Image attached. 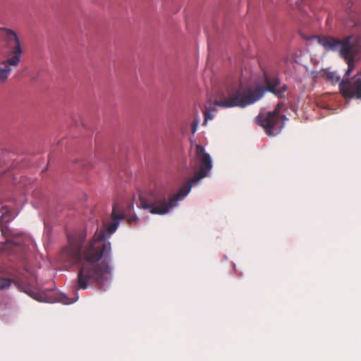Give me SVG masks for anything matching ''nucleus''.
I'll use <instances>...</instances> for the list:
<instances>
[{
  "mask_svg": "<svg viewBox=\"0 0 361 361\" xmlns=\"http://www.w3.org/2000/svg\"><path fill=\"white\" fill-rule=\"evenodd\" d=\"M68 245L59 256L61 262L79 264L76 289H87L96 283L101 288L109 279L111 259V243L105 239L104 231H96L92 240L82 250L85 236L82 234L68 235Z\"/></svg>",
  "mask_w": 361,
  "mask_h": 361,
  "instance_id": "nucleus-1",
  "label": "nucleus"
},
{
  "mask_svg": "<svg viewBox=\"0 0 361 361\" xmlns=\"http://www.w3.org/2000/svg\"><path fill=\"white\" fill-rule=\"evenodd\" d=\"M195 165L192 167L194 176L183 186L178 192L169 197L160 192H150L140 197V207L147 209L152 214L163 215L177 205V202L184 198L190 191L192 185L206 177L212 167V159L209 154L204 152L202 145H197L195 150Z\"/></svg>",
  "mask_w": 361,
  "mask_h": 361,
  "instance_id": "nucleus-2",
  "label": "nucleus"
},
{
  "mask_svg": "<svg viewBox=\"0 0 361 361\" xmlns=\"http://www.w3.org/2000/svg\"><path fill=\"white\" fill-rule=\"evenodd\" d=\"M264 84L266 90L262 87L255 88L243 86L228 87L225 92L216 96L214 104L223 108L235 106L244 108L260 99L265 91L274 93L275 90L281 85V81L276 76L264 74Z\"/></svg>",
  "mask_w": 361,
  "mask_h": 361,
  "instance_id": "nucleus-3",
  "label": "nucleus"
},
{
  "mask_svg": "<svg viewBox=\"0 0 361 361\" xmlns=\"http://www.w3.org/2000/svg\"><path fill=\"white\" fill-rule=\"evenodd\" d=\"M317 42L326 51H339L348 63L345 78H348L355 68V57L361 51V33L345 37L343 39L332 37H317Z\"/></svg>",
  "mask_w": 361,
  "mask_h": 361,
  "instance_id": "nucleus-4",
  "label": "nucleus"
},
{
  "mask_svg": "<svg viewBox=\"0 0 361 361\" xmlns=\"http://www.w3.org/2000/svg\"><path fill=\"white\" fill-rule=\"evenodd\" d=\"M6 46L8 49L7 57L0 62V83H4L8 80L14 68H16L22 61L23 48L17 33L12 30L1 27Z\"/></svg>",
  "mask_w": 361,
  "mask_h": 361,
  "instance_id": "nucleus-5",
  "label": "nucleus"
},
{
  "mask_svg": "<svg viewBox=\"0 0 361 361\" xmlns=\"http://www.w3.org/2000/svg\"><path fill=\"white\" fill-rule=\"evenodd\" d=\"M282 103L277 104L273 111L267 114H260L256 118L257 123L262 126L267 135L275 136L278 135L284 126L283 118L285 116L281 115L279 109Z\"/></svg>",
  "mask_w": 361,
  "mask_h": 361,
  "instance_id": "nucleus-6",
  "label": "nucleus"
},
{
  "mask_svg": "<svg viewBox=\"0 0 361 361\" xmlns=\"http://www.w3.org/2000/svg\"><path fill=\"white\" fill-rule=\"evenodd\" d=\"M339 90L345 99H361V78L355 75L343 79L339 82Z\"/></svg>",
  "mask_w": 361,
  "mask_h": 361,
  "instance_id": "nucleus-7",
  "label": "nucleus"
},
{
  "mask_svg": "<svg viewBox=\"0 0 361 361\" xmlns=\"http://www.w3.org/2000/svg\"><path fill=\"white\" fill-rule=\"evenodd\" d=\"M111 218L113 221L106 228V232L111 235L116 231L118 226L119 221L126 218V215L122 212L118 203H114L112 207Z\"/></svg>",
  "mask_w": 361,
  "mask_h": 361,
  "instance_id": "nucleus-8",
  "label": "nucleus"
},
{
  "mask_svg": "<svg viewBox=\"0 0 361 361\" xmlns=\"http://www.w3.org/2000/svg\"><path fill=\"white\" fill-rule=\"evenodd\" d=\"M318 76L332 83H336L341 81V77L337 75L336 72L330 71L329 69H322L318 73Z\"/></svg>",
  "mask_w": 361,
  "mask_h": 361,
  "instance_id": "nucleus-9",
  "label": "nucleus"
},
{
  "mask_svg": "<svg viewBox=\"0 0 361 361\" xmlns=\"http://www.w3.org/2000/svg\"><path fill=\"white\" fill-rule=\"evenodd\" d=\"M288 92V86L285 84L280 85L276 90L274 92V94L279 99L286 97V94Z\"/></svg>",
  "mask_w": 361,
  "mask_h": 361,
  "instance_id": "nucleus-10",
  "label": "nucleus"
},
{
  "mask_svg": "<svg viewBox=\"0 0 361 361\" xmlns=\"http://www.w3.org/2000/svg\"><path fill=\"white\" fill-rule=\"evenodd\" d=\"M13 282V279L0 277V290L8 288Z\"/></svg>",
  "mask_w": 361,
  "mask_h": 361,
  "instance_id": "nucleus-11",
  "label": "nucleus"
},
{
  "mask_svg": "<svg viewBox=\"0 0 361 361\" xmlns=\"http://www.w3.org/2000/svg\"><path fill=\"white\" fill-rule=\"evenodd\" d=\"M215 111L214 107H209L207 105L205 106V110L204 111V125H206L209 120H212L213 118V116L212 114V111Z\"/></svg>",
  "mask_w": 361,
  "mask_h": 361,
  "instance_id": "nucleus-12",
  "label": "nucleus"
},
{
  "mask_svg": "<svg viewBox=\"0 0 361 361\" xmlns=\"http://www.w3.org/2000/svg\"><path fill=\"white\" fill-rule=\"evenodd\" d=\"M128 222L131 224L134 222H136L138 220V218L135 215L130 216L127 219Z\"/></svg>",
  "mask_w": 361,
  "mask_h": 361,
  "instance_id": "nucleus-13",
  "label": "nucleus"
},
{
  "mask_svg": "<svg viewBox=\"0 0 361 361\" xmlns=\"http://www.w3.org/2000/svg\"><path fill=\"white\" fill-rule=\"evenodd\" d=\"M197 126H198V121H195L192 123V130H191L192 134H195L197 132Z\"/></svg>",
  "mask_w": 361,
  "mask_h": 361,
  "instance_id": "nucleus-14",
  "label": "nucleus"
},
{
  "mask_svg": "<svg viewBox=\"0 0 361 361\" xmlns=\"http://www.w3.org/2000/svg\"><path fill=\"white\" fill-rule=\"evenodd\" d=\"M63 302L64 304L68 305V304H71V303H72V302H73V301H70L68 298H66V301H63Z\"/></svg>",
  "mask_w": 361,
  "mask_h": 361,
  "instance_id": "nucleus-15",
  "label": "nucleus"
},
{
  "mask_svg": "<svg viewBox=\"0 0 361 361\" xmlns=\"http://www.w3.org/2000/svg\"><path fill=\"white\" fill-rule=\"evenodd\" d=\"M35 299H36L37 300H39V301H42V300L41 298H39V297H34Z\"/></svg>",
  "mask_w": 361,
  "mask_h": 361,
  "instance_id": "nucleus-16",
  "label": "nucleus"
}]
</instances>
